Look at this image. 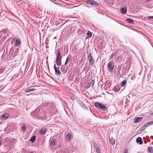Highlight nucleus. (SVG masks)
<instances>
[{"label":"nucleus","instance_id":"obj_25","mask_svg":"<svg viewBox=\"0 0 153 153\" xmlns=\"http://www.w3.org/2000/svg\"><path fill=\"white\" fill-rule=\"evenodd\" d=\"M120 89L119 88H117V87H114L113 89V91L114 92H116L119 90Z\"/></svg>","mask_w":153,"mask_h":153},{"label":"nucleus","instance_id":"obj_29","mask_svg":"<svg viewBox=\"0 0 153 153\" xmlns=\"http://www.w3.org/2000/svg\"><path fill=\"white\" fill-rule=\"evenodd\" d=\"M26 128L25 125H23L22 127L21 130L23 131H24L26 129Z\"/></svg>","mask_w":153,"mask_h":153},{"label":"nucleus","instance_id":"obj_21","mask_svg":"<svg viewBox=\"0 0 153 153\" xmlns=\"http://www.w3.org/2000/svg\"><path fill=\"white\" fill-rule=\"evenodd\" d=\"M36 136H33L31 137L30 140L32 143H33L36 138Z\"/></svg>","mask_w":153,"mask_h":153},{"label":"nucleus","instance_id":"obj_35","mask_svg":"<svg viewBox=\"0 0 153 153\" xmlns=\"http://www.w3.org/2000/svg\"><path fill=\"white\" fill-rule=\"evenodd\" d=\"M1 32H3V31L2 30V31H1ZM3 32H4V33H5V31L4 30L3 31Z\"/></svg>","mask_w":153,"mask_h":153},{"label":"nucleus","instance_id":"obj_5","mask_svg":"<svg viewBox=\"0 0 153 153\" xmlns=\"http://www.w3.org/2000/svg\"><path fill=\"white\" fill-rule=\"evenodd\" d=\"M152 123H153V121L146 123L143 127L140 128L142 129V131L144 130L147 126H149Z\"/></svg>","mask_w":153,"mask_h":153},{"label":"nucleus","instance_id":"obj_14","mask_svg":"<svg viewBox=\"0 0 153 153\" xmlns=\"http://www.w3.org/2000/svg\"><path fill=\"white\" fill-rule=\"evenodd\" d=\"M94 147L95 148H96V152L97 153H101V150L100 148L98 146H94Z\"/></svg>","mask_w":153,"mask_h":153},{"label":"nucleus","instance_id":"obj_38","mask_svg":"<svg viewBox=\"0 0 153 153\" xmlns=\"http://www.w3.org/2000/svg\"><path fill=\"white\" fill-rule=\"evenodd\" d=\"M73 28V27H72L71 28V30H72V28Z\"/></svg>","mask_w":153,"mask_h":153},{"label":"nucleus","instance_id":"obj_16","mask_svg":"<svg viewBox=\"0 0 153 153\" xmlns=\"http://www.w3.org/2000/svg\"><path fill=\"white\" fill-rule=\"evenodd\" d=\"M60 69L61 71L63 73H65L66 72V71L65 70V67L64 65H62Z\"/></svg>","mask_w":153,"mask_h":153},{"label":"nucleus","instance_id":"obj_36","mask_svg":"<svg viewBox=\"0 0 153 153\" xmlns=\"http://www.w3.org/2000/svg\"><path fill=\"white\" fill-rule=\"evenodd\" d=\"M147 1H149L150 0H146Z\"/></svg>","mask_w":153,"mask_h":153},{"label":"nucleus","instance_id":"obj_11","mask_svg":"<svg viewBox=\"0 0 153 153\" xmlns=\"http://www.w3.org/2000/svg\"><path fill=\"white\" fill-rule=\"evenodd\" d=\"M136 141L137 143H139L140 144H142L143 143L141 137H137L136 140Z\"/></svg>","mask_w":153,"mask_h":153},{"label":"nucleus","instance_id":"obj_1","mask_svg":"<svg viewBox=\"0 0 153 153\" xmlns=\"http://www.w3.org/2000/svg\"><path fill=\"white\" fill-rule=\"evenodd\" d=\"M40 109L39 108H37L34 111H32L31 114V116L33 118H37L40 119L43 118V116H42V113L39 112Z\"/></svg>","mask_w":153,"mask_h":153},{"label":"nucleus","instance_id":"obj_33","mask_svg":"<svg viewBox=\"0 0 153 153\" xmlns=\"http://www.w3.org/2000/svg\"><path fill=\"white\" fill-rule=\"evenodd\" d=\"M148 19H153V16H149L148 17Z\"/></svg>","mask_w":153,"mask_h":153},{"label":"nucleus","instance_id":"obj_40","mask_svg":"<svg viewBox=\"0 0 153 153\" xmlns=\"http://www.w3.org/2000/svg\"><path fill=\"white\" fill-rule=\"evenodd\" d=\"M125 153H126V152H125Z\"/></svg>","mask_w":153,"mask_h":153},{"label":"nucleus","instance_id":"obj_3","mask_svg":"<svg viewBox=\"0 0 153 153\" xmlns=\"http://www.w3.org/2000/svg\"><path fill=\"white\" fill-rule=\"evenodd\" d=\"M62 57L60 51H59L57 54V56L56 58V62L57 65L60 66L61 65V59Z\"/></svg>","mask_w":153,"mask_h":153},{"label":"nucleus","instance_id":"obj_26","mask_svg":"<svg viewBox=\"0 0 153 153\" xmlns=\"http://www.w3.org/2000/svg\"><path fill=\"white\" fill-rule=\"evenodd\" d=\"M148 149L149 151L151 153H153V150L151 146H149L148 148Z\"/></svg>","mask_w":153,"mask_h":153},{"label":"nucleus","instance_id":"obj_30","mask_svg":"<svg viewBox=\"0 0 153 153\" xmlns=\"http://www.w3.org/2000/svg\"><path fill=\"white\" fill-rule=\"evenodd\" d=\"M88 59L91 58H92V56H91V53H89L88 54Z\"/></svg>","mask_w":153,"mask_h":153},{"label":"nucleus","instance_id":"obj_8","mask_svg":"<svg viewBox=\"0 0 153 153\" xmlns=\"http://www.w3.org/2000/svg\"><path fill=\"white\" fill-rule=\"evenodd\" d=\"M53 68L55 71V74L58 75H60L61 73L60 70L56 67L55 64H54Z\"/></svg>","mask_w":153,"mask_h":153},{"label":"nucleus","instance_id":"obj_4","mask_svg":"<svg viewBox=\"0 0 153 153\" xmlns=\"http://www.w3.org/2000/svg\"><path fill=\"white\" fill-rule=\"evenodd\" d=\"M114 68V63L112 61H111L108 63V70L109 71L112 72Z\"/></svg>","mask_w":153,"mask_h":153},{"label":"nucleus","instance_id":"obj_22","mask_svg":"<svg viewBox=\"0 0 153 153\" xmlns=\"http://www.w3.org/2000/svg\"><path fill=\"white\" fill-rule=\"evenodd\" d=\"M126 79H124L123 80V81L121 83V85L122 87H123L125 85H126Z\"/></svg>","mask_w":153,"mask_h":153},{"label":"nucleus","instance_id":"obj_19","mask_svg":"<svg viewBox=\"0 0 153 153\" xmlns=\"http://www.w3.org/2000/svg\"><path fill=\"white\" fill-rule=\"evenodd\" d=\"M110 142L111 143L112 145H113L115 144V140L113 137H111L110 140Z\"/></svg>","mask_w":153,"mask_h":153},{"label":"nucleus","instance_id":"obj_2","mask_svg":"<svg viewBox=\"0 0 153 153\" xmlns=\"http://www.w3.org/2000/svg\"><path fill=\"white\" fill-rule=\"evenodd\" d=\"M95 105L97 108L100 110L105 111L106 109V106L103 104L100 103L98 102H95Z\"/></svg>","mask_w":153,"mask_h":153},{"label":"nucleus","instance_id":"obj_37","mask_svg":"<svg viewBox=\"0 0 153 153\" xmlns=\"http://www.w3.org/2000/svg\"><path fill=\"white\" fill-rule=\"evenodd\" d=\"M53 0L54 1H57V0Z\"/></svg>","mask_w":153,"mask_h":153},{"label":"nucleus","instance_id":"obj_6","mask_svg":"<svg viewBox=\"0 0 153 153\" xmlns=\"http://www.w3.org/2000/svg\"><path fill=\"white\" fill-rule=\"evenodd\" d=\"M6 71L5 65L1 66L0 65V75L3 74Z\"/></svg>","mask_w":153,"mask_h":153},{"label":"nucleus","instance_id":"obj_12","mask_svg":"<svg viewBox=\"0 0 153 153\" xmlns=\"http://www.w3.org/2000/svg\"><path fill=\"white\" fill-rule=\"evenodd\" d=\"M142 117H137L135 118L134 120V123H138L143 119Z\"/></svg>","mask_w":153,"mask_h":153},{"label":"nucleus","instance_id":"obj_32","mask_svg":"<svg viewBox=\"0 0 153 153\" xmlns=\"http://www.w3.org/2000/svg\"><path fill=\"white\" fill-rule=\"evenodd\" d=\"M68 58H66V60L65 62V63L64 65V66H65L66 65L67 63V62H68Z\"/></svg>","mask_w":153,"mask_h":153},{"label":"nucleus","instance_id":"obj_23","mask_svg":"<svg viewBox=\"0 0 153 153\" xmlns=\"http://www.w3.org/2000/svg\"><path fill=\"white\" fill-rule=\"evenodd\" d=\"M117 54L116 52H114V53H113L111 54V55L110 58V59H112L114 57L116 56H117Z\"/></svg>","mask_w":153,"mask_h":153},{"label":"nucleus","instance_id":"obj_18","mask_svg":"<svg viewBox=\"0 0 153 153\" xmlns=\"http://www.w3.org/2000/svg\"><path fill=\"white\" fill-rule=\"evenodd\" d=\"M126 21L127 22L131 24H133L134 23L133 20L130 18L127 19H126Z\"/></svg>","mask_w":153,"mask_h":153},{"label":"nucleus","instance_id":"obj_34","mask_svg":"<svg viewBox=\"0 0 153 153\" xmlns=\"http://www.w3.org/2000/svg\"><path fill=\"white\" fill-rule=\"evenodd\" d=\"M150 114L152 115V114H153V113H152L151 112H150Z\"/></svg>","mask_w":153,"mask_h":153},{"label":"nucleus","instance_id":"obj_10","mask_svg":"<svg viewBox=\"0 0 153 153\" xmlns=\"http://www.w3.org/2000/svg\"><path fill=\"white\" fill-rule=\"evenodd\" d=\"M9 116V115L7 113H5L1 117V118L2 119L5 120L7 119Z\"/></svg>","mask_w":153,"mask_h":153},{"label":"nucleus","instance_id":"obj_13","mask_svg":"<svg viewBox=\"0 0 153 153\" xmlns=\"http://www.w3.org/2000/svg\"><path fill=\"white\" fill-rule=\"evenodd\" d=\"M20 39H17L16 41L15 42V45L16 46H18L19 45L20 42Z\"/></svg>","mask_w":153,"mask_h":153},{"label":"nucleus","instance_id":"obj_31","mask_svg":"<svg viewBox=\"0 0 153 153\" xmlns=\"http://www.w3.org/2000/svg\"><path fill=\"white\" fill-rule=\"evenodd\" d=\"M143 131H142L141 129L140 128V130L138 131L137 133L138 134H140Z\"/></svg>","mask_w":153,"mask_h":153},{"label":"nucleus","instance_id":"obj_15","mask_svg":"<svg viewBox=\"0 0 153 153\" xmlns=\"http://www.w3.org/2000/svg\"><path fill=\"white\" fill-rule=\"evenodd\" d=\"M47 129L45 128H42L41 129L40 134H44L46 132Z\"/></svg>","mask_w":153,"mask_h":153},{"label":"nucleus","instance_id":"obj_27","mask_svg":"<svg viewBox=\"0 0 153 153\" xmlns=\"http://www.w3.org/2000/svg\"><path fill=\"white\" fill-rule=\"evenodd\" d=\"M87 36L88 37L90 38L91 37V36H92V33L90 31H88L87 32Z\"/></svg>","mask_w":153,"mask_h":153},{"label":"nucleus","instance_id":"obj_7","mask_svg":"<svg viewBox=\"0 0 153 153\" xmlns=\"http://www.w3.org/2000/svg\"><path fill=\"white\" fill-rule=\"evenodd\" d=\"M36 91V89L32 87H31L26 89L25 90V92L26 93H27Z\"/></svg>","mask_w":153,"mask_h":153},{"label":"nucleus","instance_id":"obj_24","mask_svg":"<svg viewBox=\"0 0 153 153\" xmlns=\"http://www.w3.org/2000/svg\"><path fill=\"white\" fill-rule=\"evenodd\" d=\"M71 135L69 133L66 136V139H68V141H69L71 140Z\"/></svg>","mask_w":153,"mask_h":153},{"label":"nucleus","instance_id":"obj_17","mask_svg":"<svg viewBox=\"0 0 153 153\" xmlns=\"http://www.w3.org/2000/svg\"><path fill=\"white\" fill-rule=\"evenodd\" d=\"M127 11V9L126 7H124L122 8L121 10V13L122 14H125Z\"/></svg>","mask_w":153,"mask_h":153},{"label":"nucleus","instance_id":"obj_28","mask_svg":"<svg viewBox=\"0 0 153 153\" xmlns=\"http://www.w3.org/2000/svg\"><path fill=\"white\" fill-rule=\"evenodd\" d=\"M56 140L53 139L51 141V143L52 145L53 146H54L56 143Z\"/></svg>","mask_w":153,"mask_h":153},{"label":"nucleus","instance_id":"obj_20","mask_svg":"<svg viewBox=\"0 0 153 153\" xmlns=\"http://www.w3.org/2000/svg\"><path fill=\"white\" fill-rule=\"evenodd\" d=\"M88 60L90 64H91V65H92L94 64V60L93 59V58H90Z\"/></svg>","mask_w":153,"mask_h":153},{"label":"nucleus","instance_id":"obj_9","mask_svg":"<svg viewBox=\"0 0 153 153\" xmlns=\"http://www.w3.org/2000/svg\"><path fill=\"white\" fill-rule=\"evenodd\" d=\"M86 2L88 3V4H91L92 5H96L97 4L96 3V2L93 0H87L86 1Z\"/></svg>","mask_w":153,"mask_h":153},{"label":"nucleus","instance_id":"obj_39","mask_svg":"<svg viewBox=\"0 0 153 153\" xmlns=\"http://www.w3.org/2000/svg\"><path fill=\"white\" fill-rule=\"evenodd\" d=\"M33 153V152H30V153Z\"/></svg>","mask_w":153,"mask_h":153}]
</instances>
